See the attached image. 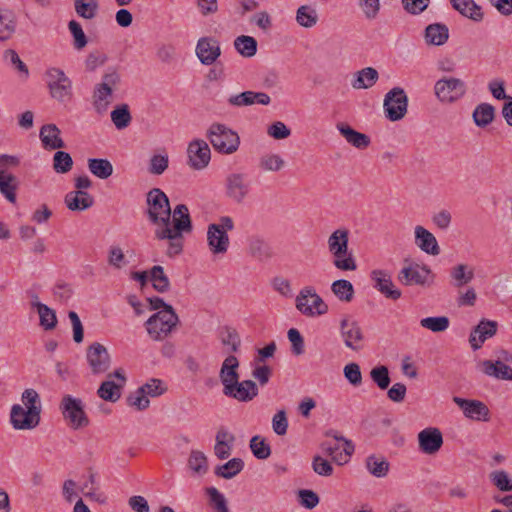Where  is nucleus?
I'll return each instance as SVG.
<instances>
[{"label":"nucleus","instance_id":"1","mask_svg":"<svg viewBox=\"0 0 512 512\" xmlns=\"http://www.w3.org/2000/svg\"><path fill=\"white\" fill-rule=\"evenodd\" d=\"M193 229L188 207L185 204H178L167 224L155 230V237L158 240H168L166 254L172 258L183 250V233H190Z\"/></svg>","mask_w":512,"mask_h":512},{"label":"nucleus","instance_id":"2","mask_svg":"<svg viewBox=\"0 0 512 512\" xmlns=\"http://www.w3.org/2000/svg\"><path fill=\"white\" fill-rule=\"evenodd\" d=\"M328 250L333 257V265L342 271H355L356 259L352 250H349V231L347 229L335 230L327 240Z\"/></svg>","mask_w":512,"mask_h":512},{"label":"nucleus","instance_id":"3","mask_svg":"<svg viewBox=\"0 0 512 512\" xmlns=\"http://www.w3.org/2000/svg\"><path fill=\"white\" fill-rule=\"evenodd\" d=\"M120 82V74L115 68L109 67L103 74L101 82L95 85L92 95V104L98 114H103L107 111L112 100L113 92L117 89Z\"/></svg>","mask_w":512,"mask_h":512},{"label":"nucleus","instance_id":"4","mask_svg":"<svg viewBox=\"0 0 512 512\" xmlns=\"http://www.w3.org/2000/svg\"><path fill=\"white\" fill-rule=\"evenodd\" d=\"M179 317L172 306H165V310L154 313L145 323L150 337L154 340L166 338L176 327Z\"/></svg>","mask_w":512,"mask_h":512},{"label":"nucleus","instance_id":"5","mask_svg":"<svg viewBox=\"0 0 512 512\" xmlns=\"http://www.w3.org/2000/svg\"><path fill=\"white\" fill-rule=\"evenodd\" d=\"M206 136L213 148L222 154H232L238 150L240 137L234 130L224 124L213 123Z\"/></svg>","mask_w":512,"mask_h":512},{"label":"nucleus","instance_id":"6","mask_svg":"<svg viewBox=\"0 0 512 512\" xmlns=\"http://www.w3.org/2000/svg\"><path fill=\"white\" fill-rule=\"evenodd\" d=\"M234 229V221L229 216H222L219 223H211L207 228V242L213 254H224L229 247L228 231Z\"/></svg>","mask_w":512,"mask_h":512},{"label":"nucleus","instance_id":"7","mask_svg":"<svg viewBox=\"0 0 512 512\" xmlns=\"http://www.w3.org/2000/svg\"><path fill=\"white\" fill-rule=\"evenodd\" d=\"M84 407V403L80 398L70 394L64 395L59 404L64 420L74 430L82 429L89 425V418Z\"/></svg>","mask_w":512,"mask_h":512},{"label":"nucleus","instance_id":"8","mask_svg":"<svg viewBox=\"0 0 512 512\" xmlns=\"http://www.w3.org/2000/svg\"><path fill=\"white\" fill-rule=\"evenodd\" d=\"M147 215L151 223L167 224L171 216V207L167 195L159 188H153L147 193Z\"/></svg>","mask_w":512,"mask_h":512},{"label":"nucleus","instance_id":"9","mask_svg":"<svg viewBox=\"0 0 512 512\" xmlns=\"http://www.w3.org/2000/svg\"><path fill=\"white\" fill-rule=\"evenodd\" d=\"M434 277L435 275L427 265H420L407 260L398 274V280L405 286L429 287L433 284Z\"/></svg>","mask_w":512,"mask_h":512},{"label":"nucleus","instance_id":"10","mask_svg":"<svg viewBox=\"0 0 512 512\" xmlns=\"http://www.w3.org/2000/svg\"><path fill=\"white\" fill-rule=\"evenodd\" d=\"M295 302L296 308L305 316L322 315L328 311V306L311 286L301 289Z\"/></svg>","mask_w":512,"mask_h":512},{"label":"nucleus","instance_id":"11","mask_svg":"<svg viewBox=\"0 0 512 512\" xmlns=\"http://www.w3.org/2000/svg\"><path fill=\"white\" fill-rule=\"evenodd\" d=\"M251 190V180L245 173H231L225 180L226 196L237 204L244 202Z\"/></svg>","mask_w":512,"mask_h":512},{"label":"nucleus","instance_id":"12","mask_svg":"<svg viewBox=\"0 0 512 512\" xmlns=\"http://www.w3.org/2000/svg\"><path fill=\"white\" fill-rule=\"evenodd\" d=\"M41 407H28L24 409L21 405L15 404L11 408L10 422L14 429L31 430L40 422Z\"/></svg>","mask_w":512,"mask_h":512},{"label":"nucleus","instance_id":"13","mask_svg":"<svg viewBox=\"0 0 512 512\" xmlns=\"http://www.w3.org/2000/svg\"><path fill=\"white\" fill-rule=\"evenodd\" d=\"M408 97L400 87H395L386 93V118L390 121H399L407 113Z\"/></svg>","mask_w":512,"mask_h":512},{"label":"nucleus","instance_id":"14","mask_svg":"<svg viewBox=\"0 0 512 512\" xmlns=\"http://www.w3.org/2000/svg\"><path fill=\"white\" fill-rule=\"evenodd\" d=\"M465 84L458 78H443L435 84V94L442 102H454L465 94Z\"/></svg>","mask_w":512,"mask_h":512},{"label":"nucleus","instance_id":"15","mask_svg":"<svg viewBox=\"0 0 512 512\" xmlns=\"http://www.w3.org/2000/svg\"><path fill=\"white\" fill-rule=\"evenodd\" d=\"M453 402L462 410L464 416L473 421H484L490 420V410L488 406L475 399H464L458 396L453 397Z\"/></svg>","mask_w":512,"mask_h":512},{"label":"nucleus","instance_id":"16","mask_svg":"<svg viewBox=\"0 0 512 512\" xmlns=\"http://www.w3.org/2000/svg\"><path fill=\"white\" fill-rule=\"evenodd\" d=\"M86 359L94 375L105 373L110 368V355L106 347L98 342L88 346Z\"/></svg>","mask_w":512,"mask_h":512},{"label":"nucleus","instance_id":"17","mask_svg":"<svg viewBox=\"0 0 512 512\" xmlns=\"http://www.w3.org/2000/svg\"><path fill=\"white\" fill-rule=\"evenodd\" d=\"M47 73L51 79L48 83L51 96L60 102H64L71 95V81L64 71L59 68H51Z\"/></svg>","mask_w":512,"mask_h":512},{"label":"nucleus","instance_id":"18","mask_svg":"<svg viewBox=\"0 0 512 512\" xmlns=\"http://www.w3.org/2000/svg\"><path fill=\"white\" fill-rule=\"evenodd\" d=\"M340 335L347 348L356 352L362 349L364 337L356 321L343 318L340 321Z\"/></svg>","mask_w":512,"mask_h":512},{"label":"nucleus","instance_id":"19","mask_svg":"<svg viewBox=\"0 0 512 512\" xmlns=\"http://www.w3.org/2000/svg\"><path fill=\"white\" fill-rule=\"evenodd\" d=\"M259 393L258 386L253 380H243L233 382L223 388V394L227 397L236 399L239 402H249Z\"/></svg>","mask_w":512,"mask_h":512},{"label":"nucleus","instance_id":"20","mask_svg":"<svg viewBox=\"0 0 512 512\" xmlns=\"http://www.w3.org/2000/svg\"><path fill=\"white\" fill-rule=\"evenodd\" d=\"M188 164L196 170H201L210 162L211 151L206 141L196 139L189 143L187 148Z\"/></svg>","mask_w":512,"mask_h":512},{"label":"nucleus","instance_id":"21","mask_svg":"<svg viewBox=\"0 0 512 512\" xmlns=\"http://www.w3.org/2000/svg\"><path fill=\"white\" fill-rule=\"evenodd\" d=\"M195 52L203 65H212L221 55L220 42L214 37H201L197 41Z\"/></svg>","mask_w":512,"mask_h":512},{"label":"nucleus","instance_id":"22","mask_svg":"<svg viewBox=\"0 0 512 512\" xmlns=\"http://www.w3.org/2000/svg\"><path fill=\"white\" fill-rule=\"evenodd\" d=\"M498 324L495 321L482 319L477 326H475L469 336V343L471 348L475 351L481 348L482 344L490 337H493L497 332Z\"/></svg>","mask_w":512,"mask_h":512},{"label":"nucleus","instance_id":"23","mask_svg":"<svg viewBox=\"0 0 512 512\" xmlns=\"http://www.w3.org/2000/svg\"><path fill=\"white\" fill-rule=\"evenodd\" d=\"M420 450L428 455L435 454L443 444L442 433L437 428H425L418 434Z\"/></svg>","mask_w":512,"mask_h":512},{"label":"nucleus","instance_id":"24","mask_svg":"<svg viewBox=\"0 0 512 512\" xmlns=\"http://www.w3.org/2000/svg\"><path fill=\"white\" fill-rule=\"evenodd\" d=\"M270 102L271 98L267 93L254 91H244L240 94L231 95L228 98V103L235 107L250 106L255 103L268 105Z\"/></svg>","mask_w":512,"mask_h":512},{"label":"nucleus","instance_id":"25","mask_svg":"<svg viewBox=\"0 0 512 512\" xmlns=\"http://www.w3.org/2000/svg\"><path fill=\"white\" fill-rule=\"evenodd\" d=\"M415 244L423 252L429 255H439L440 247L435 236L422 226L415 227Z\"/></svg>","mask_w":512,"mask_h":512},{"label":"nucleus","instance_id":"26","mask_svg":"<svg viewBox=\"0 0 512 512\" xmlns=\"http://www.w3.org/2000/svg\"><path fill=\"white\" fill-rule=\"evenodd\" d=\"M61 131L55 124H45L41 127L39 137L43 148L46 150H56L64 148L65 142L60 137Z\"/></svg>","mask_w":512,"mask_h":512},{"label":"nucleus","instance_id":"27","mask_svg":"<svg viewBox=\"0 0 512 512\" xmlns=\"http://www.w3.org/2000/svg\"><path fill=\"white\" fill-rule=\"evenodd\" d=\"M239 368V360L234 355H229L223 361L220 371L219 378L223 385V388H226V385L236 382L239 380L240 376L238 373Z\"/></svg>","mask_w":512,"mask_h":512},{"label":"nucleus","instance_id":"28","mask_svg":"<svg viewBox=\"0 0 512 512\" xmlns=\"http://www.w3.org/2000/svg\"><path fill=\"white\" fill-rule=\"evenodd\" d=\"M482 372L487 376L499 380H512V367L497 360H485L482 362Z\"/></svg>","mask_w":512,"mask_h":512},{"label":"nucleus","instance_id":"29","mask_svg":"<svg viewBox=\"0 0 512 512\" xmlns=\"http://www.w3.org/2000/svg\"><path fill=\"white\" fill-rule=\"evenodd\" d=\"M64 201L71 211H84L94 203L93 197L85 191H71L66 194Z\"/></svg>","mask_w":512,"mask_h":512},{"label":"nucleus","instance_id":"30","mask_svg":"<svg viewBox=\"0 0 512 512\" xmlns=\"http://www.w3.org/2000/svg\"><path fill=\"white\" fill-rule=\"evenodd\" d=\"M337 129L345 140L357 149H365L370 144V138L345 123H338Z\"/></svg>","mask_w":512,"mask_h":512},{"label":"nucleus","instance_id":"31","mask_svg":"<svg viewBox=\"0 0 512 512\" xmlns=\"http://www.w3.org/2000/svg\"><path fill=\"white\" fill-rule=\"evenodd\" d=\"M248 252L260 262L267 261L272 257L270 245L260 236H251L248 239Z\"/></svg>","mask_w":512,"mask_h":512},{"label":"nucleus","instance_id":"32","mask_svg":"<svg viewBox=\"0 0 512 512\" xmlns=\"http://www.w3.org/2000/svg\"><path fill=\"white\" fill-rule=\"evenodd\" d=\"M449 39V29L443 23H433L425 28V40L428 44L442 46Z\"/></svg>","mask_w":512,"mask_h":512},{"label":"nucleus","instance_id":"33","mask_svg":"<svg viewBox=\"0 0 512 512\" xmlns=\"http://www.w3.org/2000/svg\"><path fill=\"white\" fill-rule=\"evenodd\" d=\"M19 184L18 178L12 173H0V193L12 204L16 202Z\"/></svg>","mask_w":512,"mask_h":512},{"label":"nucleus","instance_id":"34","mask_svg":"<svg viewBox=\"0 0 512 512\" xmlns=\"http://www.w3.org/2000/svg\"><path fill=\"white\" fill-rule=\"evenodd\" d=\"M450 3L464 17L477 22L483 19L481 7L474 0H450Z\"/></svg>","mask_w":512,"mask_h":512},{"label":"nucleus","instance_id":"35","mask_svg":"<svg viewBox=\"0 0 512 512\" xmlns=\"http://www.w3.org/2000/svg\"><path fill=\"white\" fill-rule=\"evenodd\" d=\"M378 80V72L372 67H366L355 73L351 85L354 89H368Z\"/></svg>","mask_w":512,"mask_h":512},{"label":"nucleus","instance_id":"36","mask_svg":"<svg viewBox=\"0 0 512 512\" xmlns=\"http://www.w3.org/2000/svg\"><path fill=\"white\" fill-rule=\"evenodd\" d=\"M472 117L476 126L484 128L493 122L495 108L489 103H481L475 107Z\"/></svg>","mask_w":512,"mask_h":512},{"label":"nucleus","instance_id":"37","mask_svg":"<svg viewBox=\"0 0 512 512\" xmlns=\"http://www.w3.org/2000/svg\"><path fill=\"white\" fill-rule=\"evenodd\" d=\"M16 29V19L13 11L0 9V41H6L12 37Z\"/></svg>","mask_w":512,"mask_h":512},{"label":"nucleus","instance_id":"38","mask_svg":"<svg viewBox=\"0 0 512 512\" xmlns=\"http://www.w3.org/2000/svg\"><path fill=\"white\" fill-rule=\"evenodd\" d=\"M244 468V462L240 458H232L223 465L215 468L214 473L216 476L224 479H232L239 474Z\"/></svg>","mask_w":512,"mask_h":512},{"label":"nucleus","instance_id":"39","mask_svg":"<svg viewBox=\"0 0 512 512\" xmlns=\"http://www.w3.org/2000/svg\"><path fill=\"white\" fill-rule=\"evenodd\" d=\"M89 171L100 179H107L113 174V165L107 159L90 158L88 160Z\"/></svg>","mask_w":512,"mask_h":512},{"label":"nucleus","instance_id":"40","mask_svg":"<svg viewBox=\"0 0 512 512\" xmlns=\"http://www.w3.org/2000/svg\"><path fill=\"white\" fill-rule=\"evenodd\" d=\"M150 280L153 288L159 293H165L170 289V280L160 265L153 266L150 271Z\"/></svg>","mask_w":512,"mask_h":512},{"label":"nucleus","instance_id":"41","mask_svg":"<svg viewBox=\"0 0 512 512\" xmlns=\"http://www.w3.org/2000/svg\"><path fill=\"white\" fill-rule=\"evenodd\" d=\"M32 307L37 309L40 318V325L45 330H52L56 327L57 317L53 309L43 303L32 302Z\"/></svg>","mask_w":512,"mask_h":512},{"label":"nucleus","instance_id":"42","mask_svg":"<svg viewBox=\"0 0 512 512\" xmlns=\"http://www.w3.org/2000/svg\"><path fill=\"white\" fill-rule=\"evenodd\" d=\"M236 51L243 57H253L257 52V41L252 36L241 35L234 40Z\"/></svg>","mask_w":512,"mask_h":512},{"label":"nucleus","instance_id":"43","mask_svg":"<svg viewBox=\"0 0 512 512\" xmlns=\"http://www.w3.org/2000/svg\"><path fill=\"white\" fill-rule=\"evenodd\" d=\"M111 120L118 130L125 129L132 121L129 106L127 104L117 105L111 111Z\"/></svg>","mask_w":512,"mask_h":512},{"label":"nucleus","instance_id":"44","mask_svg":"<svg viewBox=\"0 0 512 512\" xmlns=\"http://www.w3.org/2000/svg\"><path fill=\"white\" fill-rule=\"evenodd\" d=\"M331 291L342 302H350L354 297V287L346 279H339L332 283Z\"/></svg>","mask_w":512,"mask_h":512},{"label":"nucleus","instance_id":"45","mask_svg":"<svg viewBox=\"0 0 512 512\" xmlns=\"http://www.w3.org/2000/svg\"><path fill=\"white\" fill-rule=\"evenodd\" d=\"M296 21L304 28H311L318 22L317 11L309 5H302L297 9Z\"/></svg>","mask_w":512,"mask_h":512},{"label":"nucleus","instance_id":"46","mask_svg":"<svg viewBox=\"0 0 512 512\" xmlns=\"http://www.w3.org/2000/svg\"><path fill=\"white\" fill-rule=\"evenodd\" d=\"M121 388L122 385H118L112 380H106L98 388L97 394L105 401L116 402L121 396Z\"/></svg>","mask_w":512,"mask_h":512},{"label":"nucleus","instance_id":"47","mask_svg":"<svg viewBox=\"0 0 512 512\" xmlns=\"http://www.w3.org/2000/svg\"><path fill=\"white\" fill-rule=\"evenodd\" d=\"M467 268V265L459 264L451 269L450 275L453 280V287L461 288L472 281L474 273L472 270L467 271Z\"/></svg>","mask_w":512,"mask_h":512},{"label":"nucleus","instance_id":"48","mask_svg":"<svg viewBox=\"0 0 512 512\" xmlns=\"http://www.w3.org/2000/svg\"><path fill=\"white\" fill-rule=\"evenodd\" d=\"M188 466L194 473L204 475L208 471L207 457L199 450H192L188 459Z\"/></svg>","mask_w":512,"mask_h":512},{"label":"nucleus","instance_id":"49","mask_svg":"<svg viewBox=\"0 0 512 512\" xmlns=\"http://www.w3.org/2000/svg\"><path fill=\"white\" fill-rule=\"evenodd\" d=\"M73 167L71 155L65 151H57L53 155V169L58 174H66Z\"/></svg>","mask_w":512,"mask_h":512},{"label":"nucleus","instance_id":"50","mask_svg":"<svg viewBox=\"0 0 512 512\" xmlns=\"http://www.w3.org/2000/svg\"><path fill=\"white\" fill-rule=\"evenodd\" d=\"M450 324L446 316L426 317L420 320V325L432 332H443L448 329Z\"/></svg>","mask_w":512,"mask_h":512},{"label":"nucleus","instance_id":"51","mask_svg":"<svg viewBox=\"0 0 512 512\" xmlns=\"http://www.w3.org/2000/svg\"><path fill=\"white\" fill-rule=\"evenodd\" d=\"M97 489H98V485H97V481H96V474L93 472H90L88 479L83 484L81 490L86 497H89L99 503H104L106 500V497L101 493H97Z\"/></svg>","mask_w":512,"mask_h":512},{"label":"nucleus","instance_id":"52","mask_svg":"<svg viewBox=\"0 0 512 512\" xmlns=\"http://www.w3.org/2000/svg\"><path fill=\"white\" fill-rule=\"evenodd\" d=\"M285 166V161L278 154H265L259 160V167L264 171L277 172Z\"/></svg>","mask_w":512,"mask_h":512},{"label":"nucleus","instance_id":"53","mask_svg":"<svg viewBox=\"0 0 512 512\" xmlns=\"http://www.w3.org/2000/svg\"><path fill=\"white\" fill-rule=\"evenodd\" d=\"M220 340L224 346H229L231 352H237L241 345L239 334L234 328L224 327L220 333Z\"/></svg>","mask_w":512,"mask_h":512},{"label":"nucleus","instance_id":"54","mask_svg":"<svg viewBox=\"0 0 512 512\" xmlns=\"http://www.w3.org/2000/svg\"><path fill=\"white\" fill-rule=\"evenodd\" d=\"M68 29L73 37V46L76 50L83 49L87 43V37L83 31V28L76 20H71L68 23Z\"/></svg>","mask_w":512,"mask_h":512},{"label":"nucleus","instance_id":"55","mask_svg":"<svg viewBox=\"0 0 512 512\" xmlns=\"http://www.w3.org/2000/svg\"><path fill=\"white\" fill-rule=\"evenodd\" d=\"M206 494L209 497L210 505L215 512H229L226 498L215 487L206 488Z\"/></svg>","mask_w":512,"mask_h":512},{"label":"nucleus","instance_id":"56","mask_svg":"<svg viewBox=\"0 0 512 512\" xmlns=\"http://www.w3.org/2000/svg\"><path fill=\"white\" fill-rule=\"evenodd\" d=\"M250 449L253 455L260 460L267 459L271 454V448L268 443L260 436H253L250 440Z\"/></svg>","mask_w":512,"mask_h":512},{"label":"nucleus","instance_id":"57","mask_svg":"<svg viewBox=\"0 0 512 512\" xmlns=\"http://www.w3.org/2000/svg\"><path fill=\"white\" fill-rule=\"evenodd\" d=\"M491 482L503 492L512 491V478L504 470H496L490 473Z\"/></svg>","mask_w":512,"mask_h":512},{"label":"nucleus","instance_id":"58","mask_svg":"<svg viewBox=\"0 0 512 512\" xmlns=\"http://www.w3.org/2000/svg\"><path fill=\"white\" fill-rule=\"evenodd\" d=\"M4 59L7 61L11 66L16 69L21 76H24V78H28L29 76V70L26 64L20 59L18 53L13 49H8L4 52Z\"/></svg>","mask_w":512,"mask_h":512},{"label":"nucleus","instance_id":"59","mask_svg":"<svg viewBox=\"0 0 512 512\" xmlns=\"http://www.w3.org/2000/svg\"><path fill=\"white\" fill-rule=\"evenodd\" d=\"M74 9L79 17L92 20L98 13L99 3H85L78 1L74 2Z\"/></svg>","mask_w":512,"mask_h":512},{"label":"nucleus","instance_id":"60","mask_svg":"<svg viewBox=\"0 0 512 512\" xmlns=\"http://www.w3.org/2000/svg\"><path fill=\"white\" fill-rule=\"evenodd\" d=\"M139 389L146 397H158L166 391L162 380L156 378L150 379L147 383L139 387Z\"/></svg>","mask_w":512,"mask_h":512},{"label":"nucleus","instance_id":"61","mask_svg":"<svg viewBox=\"0 0 512 512\" xmlns=\"http://www.w3.org/2000/svg\"><path fill=\"white\" fill-rule=\"evenodd\" d=\"M344 377L353 386H359L362 383V374L360 366L357 363H349L343 369Z\"/></svg>","mask_w":512,"mask_h":512},{"label":"nucleus","instance_id":"62","mask_svg":"<svg viewBox=\"0 0 512 512\" xmlns=\"http://www.w3.org/2000/svg\"><path fill=\"white\" fill-rule=\"evenodd\" d=\"M168 155H153L149 163V172L153 175H161L168 168Z\"/></svg>","mask_w":512,"mask_h":512},{"label":"nucleus","instance_id":"63","mask_svg":"<svg viewBox=\"0 0 512 512\" xmlns=\"http://www.w3.org/2000/svg\"><path fill=\"white\" fill-rule=\"evenodd\" d=\"M287 337L291 342V351L294 355H302L304 353V339L296 328L288 330Z\"/></svg>","mask_w":512,"mask_h":512},{"label":"nucleus","instance_id":"64","mask_svg":"<svg viewBox=\"0 0 512 512\" xmlns=\"http://www.w3.org/2000/svg\"><path fill=\"white\" fill-rule=\"evenodd\" d=\"M298 497L300 504L307 509L315 508L320 501V498L317 495V493L308 489L299 490Z\"/></svg>","mask_w":512,"mask_h":512}]
</instances>
